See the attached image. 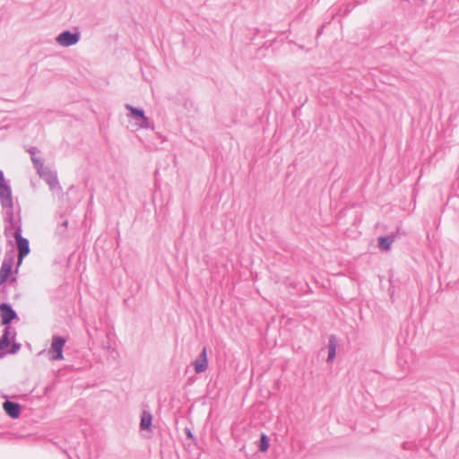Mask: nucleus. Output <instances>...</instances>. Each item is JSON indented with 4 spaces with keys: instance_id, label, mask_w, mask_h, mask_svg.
I'll use <instances>...</instances> for the list:
<instances>
[{
    "instance_id": "f8f14e48",
    "label": "nucleus",
    "mask_w": 459,
    "mask_h": 459,
    "mask_svg": "<svg viewBox=\"0 0 459 459\" xmlns=\"http://www.w3.org/2000/svg\"><path fill=\"white\" fill-rule=\"evenodd\" d=\"M269 448V438L266 435H262L260 440V450L262 452H266Z\"/></svg>"
},
{
    "instance_id": "f257e3e1",
    "label": "nucleus",
    "mask_w": 459,
    "mask_h": 459,
    "mask_svg": "<svg viewBox=\"0 0 459 459\" xmlns=\"http://www.w3.org/2000/svg\"><path fill=\"white\" fill-rule=\"evenodd\" d=\"M14 238L16 239L18 248V265H20L22 263L23 258L30 253V245L28 239L22 236L21 227L16 230Z\"/></svg>"
},
{
    "instance_id": "1a4fd4ad",
    "label": "nucleus",
    "mask_w": 459,
    "mask_h": 459,
    "mask_svg": "<svg viewBox=\"0 0 459 459\" xmlns=\"http://www.w3.org/2000/svg\"><path fill=\"white\" fill-rule=\"evenodd\" d=\"M128 108L131 110L132 114L140 118V126H147V118L144 117L143 112L142 110L134 108L132 107H128Z\"/></svg>"
},
{
    "instance_id": "4468645a",
    "label": "nucleus",
    "mask_w": 459,
    "mask_h": 459,
    "mask_svg": "<svg viewBox=\"0 0 459 459\" xmlns=\"http://www.w3.org/2000/svg\"><path fill=\"white\" fill-rule=\"evenodd\" d=\"M9 344L8 338L6 335L2 336L0 339V350L6 348Z\"/></svg>"
},
{
    "instance_id": "0eeeda50",
    "label": "nucleus",
    "mask_w": 459,
    "mask_h": 459,
    "mask_svg": "<svg viewBox=\"0 0 459 459\" xmlns=\"http://www.w3.org/2000/svg\"><path fill=\"white\" fill-rule=\"evenodd\" d=\"M3 408L6 414L13 419H16L20 416L21 407L16 403L6 401L4 403Z\"/></svg>"
},
{
    "instance_id": "20e7f679",
    "label": "nucleus",
    "mask_w": 459,
    "mask_h": 459,
    "mask_svg": "<svg viewBox=\"0 0 459 459\" xmlns=\"http://www.w3.org/2000/svg\"><path fill=\"white\" fill-rule=\"evenodd\" d=\"M0 200L1 204L4 207L12 208L13 207V198H12V193L4 181H3V175L0 172Z\"/></svg>"
},
{
    "instance_id": "9b49d317",
    "label": "nucleus",
    "mask_w": 459,
    "mask_h": 459,
    "mask_svg": "<svg viewBox=\"0 0 459 459\" xmlns=\"http://www.w3.org/2000/svg\"><path fill=\"white\" fill-rule=\"evenodd\" d=\"M393 240H394L393 238L382 237L379 238V246L381 248L387 250L390 248V247L393 243Z\"/></svg>"
},
{
    "instance_id": "423d86ee",
    "label": "nucleus",
    "mask_w": 459,
    "mask_h": 459,
    "mask_svg": "<svg viewBox=\"0 0 459 459\" xmlns=\"http://www.w3.org/2000/svg\"><path fill=\"white\" fill-rule=\"evenodd\" d=\"M0 316L2 324L7 325L16 316V314L9 305L2 304L0 305Z\"/></svg>"
},
{
    "instance_id": "7ed1b4c3",
    "label": "nucleus",
    "mask_w": 459,
    "mask_h": 459,
    "mask_svg": "<svg viewBox=\"0 0 459 459\" xmlns=\"http://www.w3.org/2000/svg\"><path fill=\"white\" fill-rule=\"evenodd\" d=\"M13 259L4 260L2 263L0 268V288H2L4 284L8 281H10L11 282L15 281V277L13 276Z\"/></svg>"
},
{
    "instance_id": "f03ea898",
    "label": "nucleus",
    "mask_w": 459,
    "mask_h": 459,
    "mask_svg": "<svg viewBox=\"0 0 459 459\" xmlns=\"http://www.w3.org/2000/svg\"><path fill=\"white\" fill-rule=\"evenodd\" d=\"M65 344V339L60 336H54L48 354L51 359H63V348Z\"/></svg>"
},
{
    "instance_id": "6e6552de",
    "label": "nucleus",
    "mask_w": 459,
    "mask_h": 459,
    "mask_svg": "<svg viewBox=\"0 0 459 459\" xmlns=\"http://www.w3.org/2000/svg\"><path fill=\"white\" fill-rule=\"evenodd\" d=\"M195 370L196 373H201L204 371L208 366L207 357H206V350L204 349L201 354L200 359H198L195 364Z\"/></svg>"
},
{
    "instance_id": "39448f33",
    "label": "nucleus",
    "mask_w": 459,
    "mask_h": 459,
    "mask_svg": "<svg viewBox=\"0 0 459 459\" xmlns=\"http://www.w3.org/2000/svg\"><path fill=\"white\" fill-rule=\"evenodd\" d=\"M79 40L78 34H73L69 31L61 33L57 37V42L64 47H68L75 44Z\"/></svg>"
},
{
    "instance_id": "ddd939ff",
    "label": "nucleus",
    "mask_w": 459,
    "mask_h": 459,
    "mask_svg": "<svg viewBox=\"0 0 459 459\" xmlns=\"http://www.w3.org/2000/svg\"><path fill=\"white\" fill-rule=\"evenodd\" d=\"M336 344L334 339H331L329 342V359H333L335 356Z\"/></svg>"
},
{
    "instance_id": "9d476101",
    "label": "nucleus",
    "mask_w": 459,
    "mask_h": 459,
    "mask_svg": "<svg viewBox=\"0 0 459 459\" xmlns=\"http://www.w3.org/2000/svg\"><path fill=\"white\" fill-rule=\"evenodd\" d=\"M152 417L149 412L143 411L141 418V428L149 429L152 424Z\"/></svg>"
}]
</instances>
